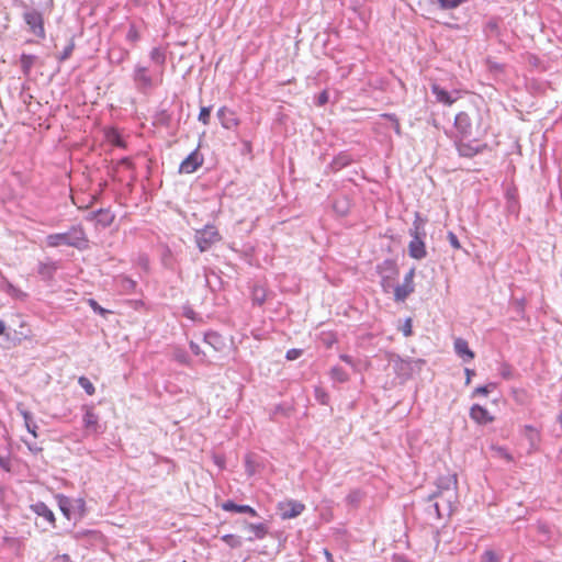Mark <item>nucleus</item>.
I'll return each instance as SVG.
<instances>
[{
  "label": "nucleus",
  "mask_w": 562,
  "mask_h": 562,
  "mask_svg": "<svg viewBox=\"0 0 562 562\" xmlns=\"http://www.w3.org/2000/svg\"><path fill=\"white\" fill-rule=\"evenodd\" d=\"M34 513L38 516L45 518L52 526L55 525V516L54 513L48 508V506L43 502H37L31 506Z\"/></svg>",
  "instance_id": "obj_26"
},
{
  "label": "nucleus",
  "mask_w": 562,
  "mask_h": 562,
  "mask_svg": "<svg viewBox=\"0 0 562 562\" xmlns=\"http://www.w3.org/2000/svg\"><path fill=\"white\" fill-rule=\"evenodd\" d=\"M496 387L495 383H488L486 385H481L474 389L472 396L476 395H487L491 391Z\"/></svg>",
  "instance_id": "obj_47"
},
{
  "label": "nucleus",
  "mask_w": 562,
  "mask_h": 562,
  "mask_svg": "<svg viewBox=\"0 0 562 562\" xmlns=\"http://www.w3.org/2000/svg\"><path fill=\"white\" fill-rule=\"evenodd\" d=\"M115 218V215L109 209H99L92 211L87 215L88 221H95L102 227L110 226Z\"/></svg>",
  "instance_id": "obj_13"
},
{
  "label": "nucleus",
  "mask_w": 562,
  "mask_h": 562,
  "mask_svg": "<svg viewBox=\"0 0 562 562\" xmlns=\"http://www.w3.org/2000/svg\"><path fill=\"white\" fill-rule=\"evenodd\" d=\"M538 530L542 533H547L549 532V527L546 524L539 522Z\"/></svg>",
  "instance_id": "obj_63"
},
{
  "label": "nucleus",
  "mask_w": 562,
  "mask_h": 562,
  "mask_svg": "<svg viewBox=\"0 0 562 562\" xmlns=\"http://www.w3.org/2000/svg\"><path fill=\"white\" fill-rule=\"evenodd\" d=\"M522 435L529 443L528 453L537 451L541 440L540 431L531 425H525Z\"/></svg>",
  "instance_id": "obj_16"
},
{
  "label": "nucleus",
  "mask_w": 562,
  "mask_h": 562,
  "mask_svg": "<svg viewBox=\"0 0 562 562\" xmlns=\"http://www.w3.org/2000/svg\"><path fill=\"white\" fill-rule=\"evenodd\" d=\"M497 451H498V452H499V454H501L503 458H505L507 461H512V460H513L512 456L508 453V451H507L505 448L499 447V448L497 449Z\"/></svg>",
  "instance_id": "obj_62"
},
{
  "label": "nucleus",
  "mask_w": 562,
  "mask_h": 562,
  "mask_svg": "<svg viewBox=\"0 0 562 562\" xmlns=\"http://www.w3.org/2000/svg\"><path fill=\"white\" fill-rule=\"evenodd\" d=\"M468 1L469 0H437L440 9L442 10L456 9Z\"/></svg>",
  "instance_id": "obj_41"
},
{
  "label": "nucleus",
  "mask_w": 562,
  "mask_h": 562,
  "mask_svg": "<svg viewBox=\"0 0 562 562\" xmlns=\"http://www.w3.org/2000/svg\"><path fill=\"white\" fill-rule=\"evenodd\" d=\"M88 302H89V305L93 310L94 313H97V314H99L101 316H105L106 314L110 313L109 310H105L101 305H99V303L95 300L90 299Z\"/></svg>",
  "instance_id": "obj_50"
},
{
  "label": "nucleus",
  "mask_w": 562,
  "mask_h": 562,
  "mask_svg": "<svg viewBox=\"0 0 562 562\" xmlns=\"http://www.w3.org/2000/svg\"><path fill=\"white\" fill-rule=\"evenodd\" d=\"M150 60L158 66H164L166 63V52L161 47H154L149 54Z\"/></svg>",
  "instance_id": "obj_35"
},
{
  "label": "nucleus",
  "mask_w": 562,
  "mask_h": 562,
  "mask_svg": "<svg viewBox=\"0 0 562 562\" xmlns=\"http://www.w3.org/2000/svg\"><path fill=\"white\" fill-rule=\"evenodd\" d=\"M447 239H448L449 244L451 245V247H453L454 249L461 248L460 241L454 233L448 232Z\"/></svg>",
  "instance_id": "obj_51"
},
{
  "label": "nucleus",
  "mask_w": 562,
  "mask_h": 562,
  "mask_svg": "<svg viewBox=\"0 0 562 562\" xmlns=\"http://www.w3.org/2000/svg\"><path fill=\"white\" fill-rule=\"evenodd\" d=\"M46 244L53 248L68 246L85 250L89 247V239L81 225H72L67 232L47 235Z\"/></svg>",
  "instance_id": "obj_1"
},
{
  "label": "nucleus",
  "mask_w": 562,
  "mask_h": 562,
  "mask_svg": "<svg viewBox=\"0 0 562 562\" xmlns=\"http://www.w3.org/2000/svg\"><path fill=\"white\" fill-rule=\"evenodd\" d=\"M499 373L505 380L512 379V368L508 364H504L501 368Z\"/></svg>",
  "instance_id": "obj_55"
},
{
  "label": "nucleus",
  "mask_w": 562,
  "mask_h": 562,
  "mask_svg": "<svg viewBox=\"0 0 562 562\" xmlns=\"http://www.w3.org/2000/svg\"><path fill=\"white\" fill-rule=\"evenodd\" d=\"M74 49H75V42H74V40L71 38V40L69 41L68 45L64 48V50H63V52L60 53V55L58 56V60H59L60 63H63V61L67 60V59L71 56V54H72Z\"/></svg>",
  "instance_id": "obj_46"
},
{
  "label": "nucleus",
  "mask_w": 562,
  "mask_h": 562,
  "mask_svg": "<svg viewBox=\"0 0 562 562\" xmlns=\"http://www.w3.org/2000/svg\"><path fill=\"white\" fill-rule=\"evenodd\" d=\"M78 383L79 385L85 390V392L88 394V395H93L94 392H95V387L94 385L92 384V382L86 378V376H80L78 379Z\"/></svg>",
  "instance_id": "obj_43"
},
{
  "label": "nucleus",
  "mask_w": 562,
  "mask_h": 562,
  "mask_svg": "<svg viewBox=\"0 0 562 562\" xmlns=\"http://www.w3.org/2000/svg\"><path fill=\"white\" fill-rule=\"evenodd\" d=\"M434 499L441 503L442 510L446 512L447 515H451V513L453 510V504L456 503V499H457V494H452V496L450 497L449 494L443 495V494L432 493L428 496V501L431 502Z\"/></svg>",
  "instance_id": "obj_20"
},
{
  "label": "nucleus",
  "mask_w": 562,
  "mask_h": 562,
  "mask_svg": "<svg viewBox=\"0 0 562 562\" xmlns=\"http://www.w3.org/2000/svg\"><path fill=\"white\" fill-rule=\"evenodd\" d=\"M408 255L416 260L424 259L427 256L425 238L414 236L408 244Z\"/></svg>",
  "instance_id": "obj_14"
},
{
  "label": "nucleus",
  "mask_w": 562,
  "mask_h": 562,
  "mask_svg": "<svg viewBox=\"0 0 562 562\" xmlns=\"http://www.w3.org/2000/svg\"><path fill=\"white\" fill-rule=\"evenodd\" d=\"M330 376L334 381H337L339 383L347 382L349 379L348 373L340 367H334L330 370Z\"/></svg>",
  "instance_id": "obj_38"
},
{
  "label": "nucleus",
  "mask_w": 562,
  "mask_h": 562,
  "mask_svg": "<svg viewBox=\"0 0 562 562\" xmlns=\"http://www.w3.org/2000/svg\"><path fill=\"white\" fill-rule=\"evenodd\" d=\"M301 355H302V350H301V349L292 348V349H290V350H288V351H286L285 358H286L288 360H295V359H297Z\"/></svg>",
  "instance_id": "obj_52"
},
{
  "label": "nucleus",
  "mask_w": 562,
  "mask_h": 562,
  "mask_svg": "<svg viewBox=\"0 0 562 562\" xmlns=\"http://www.w3.org/2000/svg\"><path fill=\"white\" fill-rule=\"evenodd\" d=\"M267 289L262 285H254L251 290V300L254 304L261 306L267 300Z\"/></svg>",
  "instance_id": "obj_32"
},
{
  "label": "nucleus",
  "mask_w": 562,
  "mask_h": 562,
  "mask_svg": "<svg viewBox=\"0 0 562 562\" xmlns=\"http://www.w3.org/2000/svg\"><path fill=\"white\" fill-rule=\"evenodd\" d=\"M35 59H36V56H34V55H29V54L21 55L20 63H21V68H22V71L24 75L30 74Z\"/></svg>",
  "instance_id": "obj_37"
},
{
  "label": "nucleus",
  "mask_w": 562,
  "mask_h": 562,
  "mask_svg": "<svg viewBox=\"0 0 562 562\" xmlns=\"http://www.w3.org/2000/svg\"><path fill=\"white\" fill-rule=\"evenodd\" d=\"M140 38L139 32L134 24H131L126 33V40L130 42H137Z\"/></svg>",
  "instance_id": "obj_49"
},
{
  "label": "nucleus",
  "mask_w": 562,
  "mask_h": 562,
  "mask_svg": "<svg viewBox=\"0 0 562 562\" xmlns=\"http://www.w3.org/2000/svg\"><path fill=\"white\" fill-rule=\"evenodd\" d=\"M464 373H465V384H470L471 383V379L472 376L475 374L474 370L472 369H469V368H465L464 369Z\"/></svg>",
  "instance_id": "obj_60"
},
{
  "label": "nucleus",
  "mask_w": 562,
  "mask_h": 562,
  "mask_svg": "<svg viewBox=\"0 0 562 562\" xmlns=\"http://www.w3.org/2000/svg\"><path fill=\"white\" fill-rule=\"evenodd\" d=\"M414 276L415 269L412 268L404 277L403 283L397 284L394 289V300L396 302H404L407 296L414 292Z\"/></svg>",
  "instance_id": "obj_9"
},
{
  "label": "nucleus",
  "mask_w": 562,
  "mask_h": 562,
  "mask_svg": "<svg viewBox=\"0 0 562 562\" xmlns=\"http://www.w3.org/2000/svg\"><path fill=\"white\" fill-rule=\"evenodd\" d=\"M501 19L491 18L484 25V33L487 37H498L501 35Z\"/></svg>",
  "instance_id": "obj_30"
},
{
  "label": "nucleus",
  "mask_w": 562,
  "mask_h": 562,
  "mask_svg": "<svg viewBox=\"0 0 562 562\" xmlns=\"http://www.w3.org/2000/svg\"><path fill=\"white\" fill-rule=\"evenodd\" d=\"M454 145L459 156L465 158H472L487 148L486 144L474 145L472 142H470V139L460 138L454 139Z\"/></svg>",
  "instance_id": "obj_10"
},
{
  "label": "nucleus",
  "mask_w": 562,
  "mask_h": 562,
  "mask_svg": "<svg viewBox=\"0 0 562 562\" xmlns=\"http://www.w3.org/2000/svg\"><path fill=\"white\" fill-rule=\"evenodd\" d=\"M427 513L428 515H434L437 519H440L445 515H447V513L442 510L441 503L437 501L429 504V506L427 507Z\"/></svg>",
  "instance_id": "obj_39"
},
{
  "label": "nucleus",
  "mask_w": 562,
  "mask_h": 562,
  "mask_svg": "<svg viewBox=\"0 0 562 562\" xmlns=\"http://www.w3.org/2000/svg\"><path fill=\"white\" fill-rule=\"evenodd\" d=\"M83 427L87 431L92 434L100 432L99 416L93 412L91 407H86L83 415Z\"/></svg>",
  "instance_id": "obj_19"
},
{
  "label": "nucleus",
  "mask_w": 562,
  "mask_h": 562,
  "mask_svg": "<svg viewBox=\"0 0 562 562\" xmlns=\"http://www.w3.org/2000/svg\"><path fill=\"white\" fill-rule=\"evenodd\" d=\"M164 70L161 69L156 75H151L149 69L142 65H136L133 71V81L135 88L142 92L147 93L154 88L162 83Z\"/></svg>",
  "instance_id": "obj_2"
},
{
  "label": "nucleus",
  "mask_w": 562,
  "mask_h": 562,
  "mask_svg": "<svg viewBox=\"0 0 562 562\" xmlns=\"http://www.w3.org/2000/svg\"><path fill=\"white\" fill-rule=\"evenodd\" d=\"M340 360L344 361L345 363L351 366V367H355V361L352 359L351 356L349 355H346V353H342L339 356Z\"/></svg>",
  "instance_id": "obj_58"
},
{
  "label": "nucleus",
  "mask_w": 562,
  "mask_h": 562,
  "mask_svg": "<svg viewBox=\"0 0 562 562\" xmlns=\"http://www.w3.org/2000/svg\"><path fill=\"white\" fill-rule=\"evenodd\" d=\"M482 561L483 562H497V557L493 551L487 550L483 553Z\"/></svg>",
  "instance_id": "obj_53"
},
{
  "label": "nucleus",
  "mask_w": 562,
  "mask_h": 562,
  "mask_svg": "<svg viewBox=\"0 0 562 562\" xmlns=\"http://www.w3.org/2000/svg\"><path fill=\"white\" fill-rule=\"evenodd\" d=\"M328 102V92L326 90L322 91L316 99V104L318 106L325 105Z\"/></svg>",
  "instance_id": "obj_54"
},
{
  "label": "nucleus",
  "mask_w": 562,
  "mask_h": 562,
  "mask_svg": "<svg viewBox=\"0 0 562 562\" xmlns=\"http://www.w3.org/2000/svg\"><path fill=\"white\" fill-rule=\"evenodd\" d=\"M24 11L22 18L27 26V31L37 38L44 40L46 36L44 26V16L41 11L23 3Z\"/></svg>",
  "instance_id": "obj_5"
},
{
  "label": "nucleus",
  "mask_w": 562,
  "mask_h": 562,
  "mask_svg": "<svg viewBox=\"0 0 562 562\" xmlns=\"http://www.w3.org/2000/svg\"><path fill=\"white\" fill-rule=\"evenodd\" d=\"M220 239V233L212 225H206L203 229L195 233V243L201 252L209 250Z\"/></svg>",
  "instance_id": "obj_6"
},
{
  "label": "nucleus",
  "mask_w": 562,
  "mask_h": 562,
  "mask_svg": "<svg viewBox=\"0 0 562 562\" xmlns=\"http://www.w3.org/2000/svg\"><path fill=\"white\" fill-rule=\"evenodd\" d=\"M470 417L480 425H486L494 420V417L490 414V412L479 404H473L471 406Z\"/></svg>",
  "instance_id": "obj_17"
},
{
  "label": "nucleus",
  "mask_w": 562,
  "mask_h": 562,
  "mask_svg": "<svg viewBox=\"0 0 562 562\" xmlns=\"http://www.w3.org/2000/svg\"><path fill=\"white\" fill-rule=\"evenodd\" d=\"M70 558L68 554H57L52 562H69Z\"/></svg>",
  "instance_id": "obj_59"
},
{
  "label": "nucleus",
  "mask_w": 562,
  "mask_h": 562,
  "mask_svg": "<svg viewBox=\"0 0 562 562\" xmlns=\"http://www.w3.org/2000/svg\"><path fill=\"white\" fill-rule=\"evenodd\" d=\"M212 106H202L198 116V120L204 124H210Z\"/></svg>",
  "instance_id": "obj_45"
},
{
  "label": "nucleus",
  "mask_w": 562,
  "mask_h": 562,
  "mask_svg": "<svg viewBox=\"0 0 562 562\" xmlns=\"http://www.w3.org/2000/svg\"><path fill=\"white\" fill-rule=\"evenodd\" d=\"M456 139H471L473 136L472 121L467 112H459L454 117Z\"/></svg>",
  "instance_id": "obj_7"
},
{
  "label": "nucleus",
  "mask_w": 562,
  "mask_h": 562,
  "mask_svg": "<svg viewBox=\"0 0 562 562\" xmlns=\"http://www.w3.org/2000/svg\"><path fill=\"white\" fill-rule=\"evenodd\" d=\"M359 495H360L359 491H353V492H351V493L347 496V501H348V503H350V504L357 503V502H358V499H359Z\"/></svg>",
  "instance_id": "obj_57"
},
{
  "label": "nucleus",
  "mask_w": 562,
  "mask_h": 562,
  "mask_svg": "<svg viewBox=\"0 0 562 562\" xmlns=\"http://www.w3.org/2000/svg\"><path fill=\"white\" fill-rule=\"evenodd\" d=\"M204 158L200 154L199 147L191 151L179 166L180 173H193L203 165Z\"/></svg>",
  "instance_id": "obj_11"
},
{
  "label": "nucleus",
  "mask_w": 562,
  "mask_h": 562,
  "mask_svg": "<svg viewBox=\"0 0 562 562\" xmlns=\"http://www.w3.org/2000/svg\"><path fill=\"white\" fill-rule=\"evenodd\" d=\"M305 509V505L295 499L280 502L278 504V512L281 519L286 520L300 516Z\"/></svg>",
  "instance_id": "obj_8"
},
{
  "label": "nucleus",
  "mask_w": 562,
  "mask_h": 562,
  "mask_svg": "<svg viewBox=\"0 0 562 562\" xmlns=\"http://www.w3.org/2000/svg\"><path fill=\"white\" fill-rule=\"evenodd\" d=\"M244 526L246 529H248L250 532H252V537L248 538V541H254L256 539H263L268 535V526L263 522L260 524H251L248 521H244Z\"/></svg>",
  "instance_id": "obj_24"
},
{
  "label": "nucleus",
  "mask_w": 562,
  "mask_h": 562,
  "mask_svg": "<svg viewBox=\"0 0 562 562\" xmlns=\"http://www.w3.org/2000/svg\"><path fill=\"white\" fill-rule=\"evenodd\" d=\"M222 509L225 510V512H235V513H240V514H248V515H250L252 517L258 516V513L251 506H249V505H238V504L234 503L233 501H226L225 503H223L222 504Z\"/></svg>",
  "instance_id": "obj_23"
},
{
  "label": "nucleus",
  "mask_w": 562,
  "mask_h": 562,
  "mask_svg": "<svg viewBox=\"0 0 562 562\" xmlns=\"http://www.w3.org/2000/svg\"><path fill=\"white\" fill-rule=\"evenodd\" d=\"M324 555L326 558V562H334L333 554L327 549H324Z\"/></svg>",
  "instance_id": "obj_64"
},
{
  "label": "nucleus",
  "mask_w": 562,
  "mask_h": 562,
  "mask_svg": "<svg viewBox=\"0 0 562 562\" xmlns=\"http://www.w3.org/2000/svg\"><path fill=\"white\" fill-rule=\"evenodd\" d=\"M204 342L210 345L216 351H221L225 347L223 337L216 331L205 333Z\"/></svg>",
  "instance_id": "obj_27"
},
{
  "label": "nucleus",
  "mask_w": 562,
  "mask_h": 562,
  "mask_svg": "<svg viewBox=\"0 0 562 562\" xmlns=\"http://www.w3.org/2000/svg\"><path fill=\"white\" fill-rule=\"evenodd\" d=\"M115 283L119 289L124 293H132L135 291L137 283L130 277L121 274L115 278Z\"/></svg>",
  "instance_id": "obj_29"
},
{
  "label": "nucleus",
  "mask_w": 562,
  "mask_h": 562,
  "mask_svg": "<svg viewBox=\"0 0 562 562\" xmlns=\"http://www.w3.org/2000/svg\"><path fill=\"white\" fill-rule=\"evenodd\" d=\"M1 289L3 292H5L8 295H10L12 299H15V300L25 301L27 297V294L24 291L16 288L14 284H12L8 280L3 281V285Z\"/></svg>",
  "instance_id": "obj_28"
},
{
  "label": "nucleus",
  "mask_w": 562,
  "mask_h": 562,
  "mask_svg": "<svg viewBox=\"0 0 562 562\" xmlns=\"http://www.w3.org/2000/svg\"><path fill=\"white\" fill-rule=\"evenodd\" d=\"M56 265L54 262H40L37 268V273L44 279V280H50L54 277V273L56 271Z\"/></svg>",
  "instance_id": "obj_33"
},
{
  "label": "nucleus",
  "mask_w": 562,
  "mask_h": 562,
  "mask_svg": "<svg viewBox=\"0 0 562 562\" xmlns=\"http://www.w3.org/2000/svg\"><path fill=\"white\" fill-rule=\"evenodd\" d=\"M381 116L384 117V119L390 120L393 123L394 132L398 136L402 135L401 124H400L398 119H397V116L395 114H393V113H384Z\"/></svg>",
  "instance_id": "obj_48"
},
{
  "label": "nucleus",
  "mask_w": 562,
  "mask_h": 562,
  "mask_svg": "<svg viewBox=\"0 0 562 562\" xmlns=\"http://www.w3.org/2000/svg\"><path fill=\"white\" fill-rule=\"evenodd\" d=\"M435 493L449 494L450 497L452 494H457V476L453 474L440 477Z\"/></svg>",
  "instance_id": "obj_15"
},
{
  "label": "nucleus",
  "mask_w": 562,
  "mask_h": 562,
  "mask_svg": "<svg viewBox=\"0 0 562 562\" xmlns=\"http://www.w3.org/2000/svg\"><path fill=\"white\" fill-rule=\"evenodd\" d=\"M217 117L221 122V125L226 130H232L239 124V120L237 119L236 113L226 106L218 109Z\"/></svg>",
  "instance_id": "obj_12"
},
{
  "label": "nucleus",
  "mask_w": 562,
  "mask_h": 562,
  "mask_svg": "<svg viewBox=\"0 0 562 562\" xmlns=\"http://www.w3.org/2000/svg\"><path fill=\"white\" fill-rule=\"evenodd\" d=\"M25 443H26L29 450L33 453H38L42 451V448L40 446H37L36 443H30L26 441H25Z\"/></svg>",
  "instance_id": "obj_61"
},
{
  "label": "nucleus",
  "mask_w": 562,
  "mask_h": 562,
  "mask_svg": "<svg viewBox=\"0 0 562 562\" xmlns=\"http://www.w3.org/2000/svg\"><path fill=\"white\" fill-rule=\"evenodd\" d=\"M106 139L113 146L121 147V148L126 147L125 140L123 139L121 134L116 130H114V128H112V130L106 132Z\"/></svg>",
  "instance_id": "obj_34"
},
{
  "label": "nucleus",
  "mask_w": 562,
  "mask_h": 562,
  "mask_svg": "<svg viewBox=\"0 0 562 562\" xmlns=\"http://www.w3.org/2000/svg\"><path fill=\"white\" fill-rule=\"evenodd\" d=\"M454 351L465 363L474 359V352L469 348L468 341L463 338L454 340Z\"/></svg>",
  "instance_id": "obj_21"
},
{
  "label": "nucleus",
  "mask_w": 562,
  "mask_h": 562,
  "mask_svg": "<svg viewBox=\"0 0 562 562\" xmlns=\"http://www.w3.org/2000/svg\"><path fill=\"white\" fill-rule=\"evenodd\" d=\"M18 411L20 412V414L22 415V417L24 419V424H25L27 431L36 438L37 437V432H36L37 425L34 423L32 414L29 411L24 409L21 406V404L18 405Z\"/></svg>",
  "instance_id": "obj_31"
},
{
  "label": "nucleus",
  "mask_w": 562,
  "mask_h": 562,
  "mask_svg": "<svg viewBox=\"0 0 562 562\" xmlns=\"http://www.w3.org/2000/svg\"><path fill=\"white\" fill-rule=\"evenodd\" d=\"M173 358L180 364L188 366L190 363V357H189L188 352L183 349H176L173 352Z\"/></svg>",
  "instance_id": "obj_44"
},
{
  "label": "nucleus",
  "mask_w": 562,
  "mask_h": 562,
  "mask_svg": "<svg viewBox=\"0 0 562 562\" xmlns=\"http://www.w3.org/2000/svg\"><path fill=\"white\" fill-rule=\"evenodd\" d=\"M189 346H190L191 351H192L195 356L204 355V352L202 351V349L200 348V346H199L196 342H194V341H190Z\"/></svg>",
  "instance_id": "obj_56"
},
{
  "label": "nucleus",
  "mask_w": 562,
  "mask_h": 562,
  "mask_svg": "<svg viewBox=\"0 0 562 562\" xmlns=\"http://www.w3.org/2000/svg\"><path fill=\"white\" fill-rule=\"evenodd\" d=\"M315 400L322 404L327 405L329 403V395L323 387H315L314 390Z\"/></svg>",
  "instance_id": "obj_42"
},
{
  "label": "nucleus",
  "mask_w": 562,
  "mask_h": 562,
  "mask_svg": "<svg viewBox=\"0 0 562 562\" xmlns=\"http://www.w3.org/2000/svg\"><path fill=\"white\" fill-rule=\"evenodd\" d=\"M376 273L380 276L381 288L383 292H394L396 286L395 282L398 278L400 270L394 259H385L376 266Z\"/></svg>",
  "instance_id": "obj_4"
},
{
  "label": "nucleus",
  "mask_w": 562,
  "mask_h": 562,
  "mask_svg": "<svg viewBox=\"0 0 562 562\" xmlns=\"http://www.w3.org/2000/svg\"><path fill=\"white\" fill-rule=\"evenodd\" d=\"M430 89L432 94L436 97L437 102L439 103L445 105H452L457 101V97H453L449 91L436 82L431 83Z\"/></svg>",
  "instance_id": "obj_18"
},
{
  "label": "nucleus",
  "mask_w": 562,
  "mask_h": 562,
  "mask_svg": "<svg viewBox=\"0 0 562 562\" xmlns=\"http://www.w3.org/2000/svg\"><path fill=\"white\" fill-rule=\"evenodd\" d=\"M387 361L392 366L394 373L403 379H409L415 370H420L425 364L423 359H404L396 353H389Z\"/></svg>",
  "instance_id": "obj_3"
},
{
  "label": "nucleus",
  "mask_w": 562,
  "mask_h": 562,
  "mask_svg": "<svg viewBox=\"0 0 562 562\" xmlns=\"http://www.w3.org/2000/svg\"><path fill=\"white\" fill-rule=\"evenodd\" d=\"M222 541H224L228 547L233 548V549H236V548H239L241 547V539L240 537L236 536V535H233V533H227V535H224L222 536Z\"/></svg>",
  "instance_id": "obj_40"
},
{
  "label": "nucleus",
  "mask_w": 562,
  "mask_h": 562,
  "mask_svg": "<svg viewBox=\"0 0 562 562\" xmlns=\"http://www.w3.org/2000/svg\"><path fill=\"white\" fill-rule=\"evenodd\" d=\"M425 224H426V220L423 218L418 212L415 213V218H414L413 225L408 231L409 236L412 238H414V236H417L420 238H426Z\"/></svg>",
  "instance_id": "obj_25"
},
{
  "label": "nucleus",
  "mask_w": 562,
  "mask_h": 562,
  "mask_svg": "<svg viewBox=\"0 0 562 562\" xmlns=\"http://www.w3.org/2000/svg\"><path fill=\"white\" fill-rule=\"evenodd\" d=\"M58 498V506H59V509L61 510V513L64 514V516L67 518V519H70V515H71V501L69 497L65 496V495H58L57 496Z\"/></svg>",
  "instance_id": "obj_36"
},
{
  "label": "nucleus",
  "mask_w": 562,
  "mask_h": 562,
  "mask_svg": "<svg viewBox=\"0 0 562 562\" xmlns=\"http://www.w3.org/2000/svg\"><path fill=\"white\" fill-rule=\"evenodd\" d=\"M353 162V157L348 151H340L337 156L334 157L331 162L329 164V168L333 171H339L342 168L349 166Z\"/></svg>",
  "instance_id": "obj_22"
}]
</instances>
